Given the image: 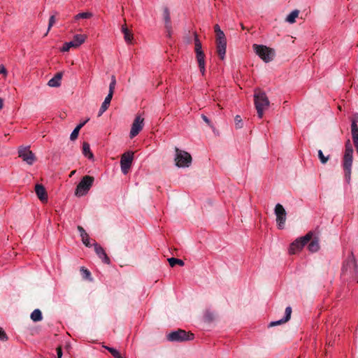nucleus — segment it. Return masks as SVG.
Segmentation results:
<instances>
[{
	"instance_id": "nucleus-30",
	"label": "nucleus",
	"mask_w": 358,
	"mask_h": 358,
	"mask_svg": "<svg viewBox=\"0 0 358 358\" xmlns=\"http://www.w3.org/2000/svg\"><path fill=\"white\" fill-rule=\"evenodd\" d=\"M106 349H107L115 358H123L118 350L113 348L103 346Z\"/></svg>"
},
{
	"instance_id": "nucleus-40",
	"label": "nucleus",
	"mask_w": 358,
	"mask_h": 358,
	"mask_svg": "<svg viewBox=\"0 0 358 358\" xmlns=\"http://www.w3.org/2000/svg\"><path fill=\"white\" fill-rule=\"evenodd\" d=\"M217 46L227 47V39L216 40Z\"/></svg>"
},
{
	"instance_id": "nucleus-27",
	"label": "nucleus",
	"mask_w": 358,
	"mask_h": 358,
	"mask_svg": "<svg viewBox=\"0 0 358 358\" xmlns=\"http://www.w3.org/2000/svg\"><path fill=\"white\" fill-rule=\"evenodd\" d=\"M299 12L298 10H294L292 11L287 15V17L286 18V21L291 24L295 22L296 18L299 16Z\"/></svg>"
},
{
	"instance_id": "nucleus-16",
	"label": "nucleus",
	"mask_w": 358,
	"mask_h": 358,
	"mask_svg": "<svg viewBox=\"0 0 358 358\" xmlns=\"http://www.w3.org/2000/svg\"><path fill=\"white\" fill-rule=\"evenodd\" d=\"M35 192H36L38 199L41 202H47L48 194H47V192L43 185L36 184L35 185Z\"/></svg>"
},
{
	"instance_id": "nucleus-36",
	"label": "nucleus",
	"mask_w": 358,
	"mask_h": 358,
	"mask_svg": "<svg viewBox=\"0 0 358 358\" xmlns=\"http://www.w3.org/2000/svg\"><path fill=\"white\" fill-rule=\"evenodd\" d=\"M318 157L322 164L327 163L329 159V157H324L323 152L320 150L318 151Z\"/></svg>"
},
{
	"instance_id": "nucleus-3",
	"label": "nucleus",
	"mask_w": 358,
	"mask_h": 358,
	"mask_svg": "<svg viewBox=\"0 0 358 358\" xmlns=\"http://www.w3.org/2000/svg\"><path fill=\"white\" fill-rule=\"evenodd\" d=\"M358 273V266L355 256L351 252L343 262L341 274L350 278H354Z\"/></svg>"
},
{
	"instance_id": "nucleus-22",
	"label": "nucleus",
	"mask_w": 358,
	"mask_h": 358,
	"mask_svg": "<svg viewBox=\"0 0 358 358\" xmlns=\"http://www.w3.org/2000/svg\"><path fill=\"white\" fill-rule=\"evenodd\" d=\"M122 31L124 34V38L127 43H130L133 39V34L127 29V25L122 26Z\"/></svg>"
},
{
	"instance_id": "nucleus-45",
	"label": "nucleus",
	"mask_w": 358,
	"mask_h": 358,
	"mask_svg": "<svg viewBox=\"0 0 358 358\" xmlns=\"http://www.w3.org/2000/svg\"><path fill=\"white\" fill-rule=\"evenodd\" d=\"M88 120H89V119L80 123L78 125H77L76 128H78V129L80 130L88 122Z\"/></svg>"
},
{
	"instance_id": "nucleus-39",
	"label": "nucleus",
	"mask_w": 358,
	"mask_h": 358,
	"mask_svg": "<svg viewBox=\"0 0 358 358\" xmlns=\"http://www.w3.org/2000/svg\"><path fill=\"white\" fill-rule=\"evenodd\" d=\"M8 338L6 335L5 331L0 327V341H8Z\"/></svg>"
},
{
	"instance_id": "nucleus-25",
	"label": "nucleus",
	"mask_w": 358,
	"mask_h": 358,
	"mask_svg": "<svg viewBox=\"0 0 358 358\" xmlns=\"http://www.w3.org/2000/svg\"><path fill=\"white\" fill-rule=\"evenodd\" d=\"M31 319L34 322H39L43 319L42 313L39 309H35L31 313L30 316Z\"/></svg>"
},
{
	"instance_id": "nucleus-20",
	"label": "nucleus",
	"mask_w": 358,
	"mask_h": 358,
	"mask_svg": "<svg viewBox=\"0 0 358 358\" xmlns=\"http://www.w3.org/2000/svg\"><path fill=\"white\" fill-rule=\"evenodd\" d=\"M62 77V73H57L53 78H52L48 83V85L52 87H59L61 85V80Z\"/></svg>"
},
{
	"instance_id": "nucleus-9",
	"label": "nucleus",
	"mask_w": 358,
	"mask_h": 358,
	"mask_svg": "<svg viewBox=\"0 0 358 358\" xmlns=\"http://www.w3.org/2000/svg\"><path fill=\"white\" fill-rule=\"evenodd\" d=\"M274 213L276 216V223L278 229H284L287 216V213L284 207L281 204L277 203L274 209Z\"/></svg>"
},
{
	"instance_id": "nucleus-49",
	"label": "nucleus",
	"mask_w": 358,
	"mask_h": 358,
	"mask_svg": "<svg viewBox=\"0 0 358 358\" xmlns=\"http://www.w3.org/2000/svg\"><path fill=\"white\" fill-rule=\"evenodd\" d=\"M353 121H356V123L358 122V114H356L355 115V119L353 120Z\"/></svg>"
},
{
	"instance_id": "nucleus-29",
	"label": "nucleus",
	"mask_w": 358,
	"mask_h": 358,
	"mask_svg": "<svg viewBox=\"0 0 358 358\" xmlns=\"http://www.w3.org/2000/svg\"><path fill=\"white\" fill-rule=\"evenodd\" d=\"M194 46H195L194 47L195 53L203 52L202 50L201 43L200 42L199 39L198 38V36L196 34L195 35V38H194Z\"/></svg>"
},
{
	"instance_id": "nucleus-14",
	"label": "nucleus",
	"mask_w": 358,
	"mask_h": 358,
	"mask_svg": "<svg viewBox=\"0 0 358 358\" xmlns=\"http://www.w3.org/2000/svg\"><path fill=\"white\" fill-rule=\"evenodd\" d=\"M93 245L94 247V250L96 255L102 260V262L106 264H110V260L106 255L104 249L96 242L93 243Z\"/></svg>"
},
{
	"instance_id": "nucleus-4",
	"label": "nucleus",
	"mask_w": 358,
	"mask_h": 358,
	"mask_svg": "<svg viewBox=\"0 0 358 358\" xmlns=\"http://www.w3.org/2000/svg\"><path fill=\"white\" fill-rule=\"evenodd\" d=\"M255 53L265 62L272 61L275 56V51L266 45L254 44L252 45Z\"/></svg>"
},
{
	"instance_id": "nucleus-2",
	"label": "nucleus",
	"mask_w": 358,
	"mask_h": 358,
	"mask_svg": "<svg viewBox=\"0 0 358 358\" xmlns=\"http://www.w3.org/2000/svg\"><path fill=\"white\" fill-rule=\"evenodd\" d=\"M353 148L350 140L345 143V153L343 156V167L345 179L348 183L350 182L351 170L352 166Z\"/></svg>"
},
{
	"instance_id": "nucleus-7",
	"label": "nucleus",
	"mask_w": 358,
	"mask_h": 358,
	"mask_svg": "<svg viewBox=\"0 0 358 358\" xmlns=\"http://www.w3.org/2000/svg\"><path fill=\"white\" fill-rule=\"evenodd\" d=\"M94 178L92 176H84L77 185L75 194L77 196H83L85 195L92 186Z\"/></svg>"
},
{
	"instance_id": "nucleus-19",
	"label": "nucleus",
	"mask_w": 358,
	"mask_h": 358,
	"mask_svg": "<svg viewBox=\"0 0 358 358\" xmlns=\"http://www.w3.org/2000/svg\"><path fill=\"white\" fill-rule=\"evenodd\" d=\"M78 230L80 232L83 244L86 247H90L92 245L90 243V236L85 230L81 226H78Z\"/></svg>"
},
{
	"instance_id": "nucleus-26",
	"label": "nucleus",
	"mask_w": 358,
	"mask_h": 358,
	"mask_svg": "<svg viewBox=\"0 0 358 358\" xmlns=\"http://www.w3.org/2000/svg\"><path fill=\"white\" fill-rule=\"evenodd\" d=\"M351 133L352 141L358 139V126L356 123V121L352 122L351 124Z\"/></svg>"
},
{
	"instance_id": "nucleus-41",
	"label": "nucleus",
	"mask_w": 358,
	"mask_h": 358,
	"mask_svg": "<svg viewBox=\"0 0 358 358\" xmlns=\"http://www.w3.org/2000/svg\"><path fill=\"white\" fill-rule=\"evenodd\" d=\"M225 35L222 31L216 33V40L225 39Z\"/></svg>"
},
{
	"instance_id": "nucleus-13",
	"label": "nucleus",
	"mask_w": 358,
	"mask_h": 358,
	"mask_svg": "<svg viewBox=\"0 0 358 358\" xmlns=\"http://www.w3.org/2000/svg\"><path fill=\"white\" fill-rule=\"evenodd\" d=\"M19 157L27 164L31 165L36 160L34 154L29 150V147H20L18 150Z\"/></svg>"
},
{
	"instance_id": "nucleus-48",
	"label": "nucleus",
	"mask_w": 358,
	"mask_h": 358,
	"mask_svg": "<svg viewBox=\"0 0 358 358\" xmlns=\"http://www.w3.org/2000/svg\"><path fill=\"white\" fill-rule=\"evenodd\" d=\"M3 106V99L0 98V109H1Z\"/></svg>"
},
{
	"instance_id": "nucleus-52",
	"label": "nucleus",
	"mask_w": 358,
	"mask_h": 358,
	"mask_svg": "<svg viewBox=\"0 0 358 358\" xmlns=\"http://www.w3.org/2000/svg\"><path fill=\"white\" fill-rule=\"evenodd\" d=\"M57 358H61V357H57Z\"/></svg>"
},
{
	"instance_id": "nucleus-34",
	"label": "nucleus",
	"mask_w": 358,
	"mask_h": 358,
	"mask_svg": "<svg viewBox=\"0 0 358 358\" xmlns=\"http://www.w3.org/2000/svg\"><path fill=\"white\" fill-rule=\"evenodd\" d=\"M236 127L238 129L243 127L242 119L240 115H236L234 118Z\"/></svg>"
},
{
	"instance_id": "nucleus-35",
	"label": "nucleus",
	"mask_w": 358,
	"mask_h": 358,
	"mask_svg": "<svg viewBox=\"0 0 358 358\" xmlns=\"http://www.w3.org/2000/svg\"><path fill=\"white\" fill-rule=\"evenodd\" d=\"M80 271H81L82 275L84 278L89 279L90 278L91 273L87 268H85L84 267H81Z\"/></svg>"
},
{
	"instance_id": "nucleus-1",
	"label": "nucleus",
	"mask_w": 358,
	"mask_h": 358,
	"mask_svg": "<svg viewBox=\"0 0 358 358\" xmlns=\"http://www.w3.org/2000/svg\"><path fill=\"white\" fill-rule=\"evenodd\" d=\"M254 102L259 118H262L264 113L270 105L266 93L260 89H256L254 92Z\"/></svg>"
},
{
	"instance_id": "nucleus-32",
	"label": "nucleus",
	"mask_w": 358,
	"mask_h": 358,
	"mask_svg": "<svg viewBox=\"0 0 358 358\" xmlns=\"http://www.w3.org/2000/svg\"><path fill=\"white\" fill-rule=\"evenodd\" d=\"M227 47L217 46V52L220 58L223 60L225 57Z\"/></svg>"
},
{
	"instance_id": "nucleus-47",
	"label": "nucleus",
	"mask_w": 358,
	"mask_h": 358,
	"mask_svg": "<svg viewBox=\"0 0 358 358\" xmlns=\"http://www.w3.org/2000/svg\"><path fill=\"white\" fill-rule=\"evenodd\" d=\"M353 143H354V145H355L356 149H357L358 148V139L354 140Z\"/></svg>"
},
{
	"instance_id": "nucleus-10",
	"label": "nucleus",
	"mask_w": 358,
	"mask_h": 358,
	"mask_svg": "<svg viewBox=\"0 0 358 358\" xmlns=\"http://www.w3.org/2000/svg\"><path fill=\"white\" fill-rule=\"evenodd\" d=\"M86 40V36L84 34H76L73 36L71 41L66 42L61 48L62 52H67L71 48H78L82 45Z\"/></svg>"
},
{
	"instance_id": "nucleus-6",
	"label": "nucleus",
	"mask_w": 358,
	"mask_h": 358,
	"mask_svg": "<svg viewBox=\"0 0 358 358\" xmlns=\"http://www.w3.org/2000/svg\"><path fill=\"white\" fill-rule=\"evenodd\" d=\"M175 162L178 167H189L192 163V157L187 152L176 148Z\"/></svg>"
},
{
	"instance_id": "nucleus-12",
	"label": "nucleus",
	"mask_w": 358,
	"mask_h": 358,
	"mask_svg": "<svg viewBox=\"0 0 358 358\" xmlns=\"http://www.w3.org/2000/svg\"><path fill=\"white\" fill-rule=\"evenodd\" d=\"M134 159V152H127L124 153L120 159V166L122 172L124 174H127L131 166V163Z\"/></svg>"
},
{
	"instance_id": "nucleus-31",
	"label": "nucleus",
	"mask_w": 358,
	"mask_h": 358,
	"mask_svg": "<svg viewBox=\"0 0 358 358\" xmlns=\"http://www.w3.org/2000/svg\"><path fill=\"white\" fill-rule=\"evenodd\" d=\"M116 85V80L114 76L111 78V82L109 85V92L108 94L113 95L114 90Z\"/></svg>"
},
{
	"instance_id": "nucleus-23",
	"label": "nucleus",
	"mask_w": 358,
	"mask_h": 358,
	"mask_svg": "<svg viewBox=\"0 0 358 358\" xmlns=\"http://www.w3.org/2000/svg\"><path fill=\"white\" fill-rule=\"evenodd\" d=\"M311 242L308 245V249L311 252H316L320 249L319 240L317 238L311 239Z\"/></svg>"
},
{
	"instance_id": "nucleus-21",
	"label": "nucleus",
	"mask_w": 358,
	"mask_h": 358,
	"mask_svg": "<svg viewBox=\"0 0 358 358\" xmlns=\"http://www.w3.org/2000/svg\"><path fill=\"white\" fill-rule=\"evenodd\" d=\"M113 96L108 94L105 98L99 109L98 116H101L109 107Z\"/></svg>"
},
{
	"instance_id": "nucleus-51",
	"label": "nucleus",
	"mask_w": 358,
	"mask_h": 358,
	"mask_svg": "<svg viewBox=\"0 0 358 358\" xmlns=\"http://www.w3.org/2000/svg\"><path fill=\"white\" fill-rule=\"evenodd\" d=\"M356 150H357V154H358V148H357V149H356Z\"/></svg>"
},
{
	"instance_id": "nucleus-37",
	"label": "nucleus",
	"mask_w": 358,
	"mask_h": 358,
	"mask_svg": "<svg viewBox=\"0 0 358 358\" xmlns=\"http://www.w3.org/2000/svg\"><path fill=\"white\" fill-rule=\"evenodd\" d=\"M79 131L80 130L78 129V128L76 127L73 129L70 136V138L71 141H74L78 138Z\"/></svg>"
},
{
	"instance_id": "nucleus-28",
	"label": "nucleus",
	"mask_w": 358,
	"mask_h": 358,
	"mask_svg": "<svg viewBox=\"0 0 358 358\" xmlns=\"http://www.w3.org/2000/svg\"><path fill=\"white\" fill-rule=\"evenodd\" d=\"M168 262L169 263V265L171 267L175 266L176 264H178L181 266H184V264H185L184 262L182 259L174 258V257L169 258Z\"/></svg>"
},
{
	"instance_id": "nucleus-18",
	"label": "nucleus",
	"mask_w": 358,
	"mask_h": 358,
	"mask_svg": "<svg viewBox=\"0 0 358 358\" xmlns=\"http://www.w3.org/2000/svg\"><path fill=\"white\" fill-rule=\"evenodd\" d=\"M196 59L202 76H204L206 72V62L204 52L196 53Z\"/></svg>"
},
{
	"instance_id": "nucleus-5",
	"label": "nucleus",
	"mask_w": 358,
	"mask_h": 358,
	"mask_svg": "<svg viewBox=\"0 0 358 358\" xmlns=\"http://www.w3.org/2000/svg\"><path fill=\"white\" fill-rule=\"evenodd\" d=\"M313 232L309 231L304 236L300 237L296 239L293 243H291L289 251L290 254H296V252L301 250V249L306 245L313 237Z\"/></svg>"
},
{
	"instance_id": "nucleus-8",
	"label": "nucleus",
	"mask_w": 358,
	"mask_h": 358,
	"mask_svg": "<svg viewBox=\"0 0 358 358\" xmlns=\"http://www.w3.org/2000/svg\"><path fill=\"white\" fill-rule=\"evenodd\" d=\"M167 339L171 342H182L194 339V334L182 329L172 331L167 335Z\"/></svg>"
},
{
	"instance_id": "nucleus-46",
	"label": "nucleus",
	"mask_w": 358,
	"mask_h": 358,
	"mask_svg": "<svg viewBox=\"0 0 358 358\" xmlns=\"http://www.w3.org/2000/svg\"><path fill=\"white\" fill-rule=\"evenodd\" d=\"M214 30H215V33H218L220 31H221V29L220 27V26L218 24H215V27H214Z\"/></svg>"
},
{
	"instance_id": "nucleus-43",
	"label": "nucleus",
	"mask_w": 358,
	"mask_h": 358,
	"mask_svg": "<svg viewBox=\"0 0 358 358\" xmlns=\"http://www.w3.org/2000/svg\"><path fill=\"white\" fill-rule=\"evenodd\" d=\"M201 118L203 119V120L206 122L209 126L211 127V123H210V120L205 115H201Z\"/></svg>"
},
{
	"instance_id": "nucleus-33",
	"label": "nucleus",
	"mask_w": 358,
	"mask_h": 358,
	"mask_svg": "<svg viewBox=\"0 0 358 358\" xmlns=\"http://www.w3.org/2000/svg\"><path fill=\"white\" fill-rule=\"evenodd\" d=\"M92 16V14L89 12H85V13H80L78 15H76L75 18L76 20L78 19H87Z\"/></svg>"
},
{
	"instance_id": "nucleus-38",
	"label": "nucleus",
	"mask_w": 358,
	"mask_h": 358,
	"mask_svg": "<svg viewBox=\"0 0 358 358\" xmlns=\"http://www.w3.org/2000/svg\"><path fill=\"white\" fill-rule=\"evenodd\" d=\"M55 23V15H51L50 19H49V23H48V31L47 32H48L51 27L54 25V24ZM48 33L45 34V35H47Z\"/></svg>"
},
{
	"instance_id": "nucleus-15",
	"label": "nucleus",
	"mask_w": 358,
	"mask_h": 358,
	"mask_svg": "<svg viewBox=\"0 0 358 358\" xmlns=\"http://www.w3.org/2000/svg\"><path fill=\"white\" fill-rule=\"evenodd\" d=\"M162 17H163V20L164 21V25H165L166 31H167L169 36H170L171 33V29H172V24H171V21L170 11L167 7H164L163 8Z\"/></svg>"
},
{
	"instance_id": "nucleus-11",
	"label": "nucleus",
	"mask_w": 358,
	"mask_h": 358,
	"mask_svg": "<svg viewBox=\"0 0 358 358\" xmlns=\"http://www.w3.org/2000/svg\"><path fill=\"white\" fill-rule=\"evenodd\" d=\"M144 127V117L141 115L138 114L136 116L132 124L129 133V136L133 138L137 136Z\"/></svg>"
},
{
	"instance_id": "nucleus-42",
	"label": "nucleus",
	"mask_w": 358,
	"mask_h": 358,
	"mask_svg": "<svg viewBox=\"0 0 358 358\" xmlns=\"http://www.w3.org/2000/svg\"><path fill=\"white\" fill-rule=\"evenodd\" d=\"M0 74H3L4 77H6L8 75V71L6 69L2 64L0 65Z\"/></svg>"
},
{
	"instance_id": "nucleus-50",
	"label": "nucleus",
	"mask_w": 358,
	"mask_h": 358,
	"mask_svg": "<svg viewBox=\"0 0 358 358\" xmlns=\"http://www.w3.org/2000/svg\"><path fill=\"white\" fill-rule=\"evenodd\" d=\"M75 173H76V171H71V173L70 174V177H71L73 175H74Z\"/></svg>"
},
{
	"instance_id": "nucleus-17",
	"label": "nucleus",
	"mask_w": 358,
	"mask_h": 358,
	"mask_svg": "<svg viewBox=\"0 0 358 358\" xmlns=\"http://www.w3.org/2000/svg\"><path fill=\"white\" fill-rule=\"evenodd\" d=\"M291 314H292V308H291V307L288 306L285 308V313L284 317L279 320L271 322L270 323L269 326L274 327V326L280 325V324L287 322L290 319Z\"/></svg>"
},
{
	"instance_id": "nucleus-44",
	"label": "nucleus",
	"mask_w": 358,
	"mask_h": 358,
	"mask_svg": "<svg viewBox=\"0 0 358 358\" xmlns=\"http://www.w3.org/2000/svg\"><path fill=\"white\" fill-rule=\"evenodd\" d=\"M57 357H62V348L61 347H58L57 348Z\"/></svg>"
},
{
	"instance_id": "nucleus-24",
	"label": "nucleus",
	"mask_w": 358,
	"mask_h": 358,
	"mask_svg": "<svg viewBox=\"0 0 358 358\" xmlns=\"http://www.w3.org/2000/svg\"><path fill=\"white\" fill-rule=\"evenodd\" d=\"M83 154L90 159H93L94 155L90 150V144L87 142L83 143Z\"/></svg>"
}]
</instances>
